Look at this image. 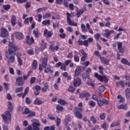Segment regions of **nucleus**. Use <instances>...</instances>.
Returning a JSON list of instances; mask_svg holds the SVG:
<instances>
[{
	"label": "nucleus",
	"mask_w": 130,
	"mask_h": 130,
	"mask_svg": "<svg viewBox=\"0 0 130 130\" xmlns=\"http://www.w3.org/2000/svg\"><path fill=\"white\" fill-rule=\"evenodd\" d=\"M34 104L36 105H41V104H42V103L39 100V99L36 98L35 100Z\"/></svg>",
	"instance_id": "obj_32"
},
{
	"label": "nucleus",
	"mask_w": 130,
	"mask_h": 130,
	"mask_svg": "<svg viewBox=\"0 0 130 130\" xmlns=\"http://www.w3.org/2000/svg\"><path fill=\"white\" fill-rule=\"evenodd\" d=\"M9 45L8 52H5V56L8 59V62L14 63L15 62V54H13L15 51L19 50V47L13 43H9Z\"/></svg>",
	"instance_id": "obj_1"
},
{
	"label": "nucleus",
	"mask_w": 130,
	"mask_h": 130,
	"mask_svg": "<svg viewBox=\"0 0 130 130\" xmlns=\"http://www.w3.org/2000/svg\"><path fill=\"white\" fill-rule=\"evenodd\" d=\"M94 77H95V78H97L98 80L100 82H103V81H104V82L106 84L108 82V78H107L106 76H102L101 75H99V74H98V73H95L94 74Z\"/></svg>",
	"instance_id": "obj_4"
},
{
	"label": "nucleus",
	"mask_w": 130,
	"mask_h": 130,
	"mask_svg": "<svg viewBox=\"0 0 130 130\" xmlns=\"http://www.w3.org/2000/svg\"><path fill=\"white\" fill-rule=\"evenodd\" d=\"M16 85H18V86H23V85H24L23 77H17L16 79Z\"/></svg>",
	"instance_id": "obj_8"
},
{
	"label": "nucleus",
	"mask_w": 130,
	"mask_h": 130,
	"mask_svg": "<svg viewBox=\"0 0 130 130\" xmlns=\"http://www.w3.org/2000/svg\"><path fill=\"white\" fill-rule=\"evenodd\" d=\"M118 109H123V110H126V105H120L118 106Z\"/></svg>",
	"instance_id": "obj_33"
},
{
	"label": "nucleus",
	"mask_w": 130,
	"mask_h": 130,
	"mask_svg": "<svg viewBox=\"0 0 130 130\" xmlns=\"http://www.w3.org/2000/svg\"><path fill=\"white\" fill-rule=\"evenodd\" d=\"M26 43L28 45H32L34 43V39L32 37H30L28 36H26Z\"/></svg>",
	"instance_id": "obj_14"
},
{
	"label": "nucleus",
	"mask_w": 130,
	"mask_h": 130,
	"mask_svg": "<svg viewBox=\"0 0 130 130\" xmlns=\"http://www.w3.org/2000/svg\"><path fill=\"white\" fill-rule=\"evenodd\" d=\"M91 26H90V24L89 23H86V27L87 28V30H88L89 33H90V34H94V32H93V30L91 29V28H90Z\"/></svg>",
	"instance_id": "obj_28"
},
{
	"label": "nucleus",
	"mask_w": 130,
	"mask_h": 130,
	"mask_svg": "<svg viewBox=\"0 0 130 130\" xmlns=\"http://www.w3.org/2000/svg\"><path fill=\"white\" fill-rule=\"evenodd\" d=\"M42 24H43V25H44L45 26L46 25H50V20H44L42 21Z\"/></svg>",
	"instance_id": "obj_31"
},
{
	"label": "nucleus",
	"mask_w": 130,
	"mask_h": 130,
	"mask_svg": "<svg viewBox=\"0 0 130 130\" xmlns=\"http://www.w3.org/2000/svg\"><path fill=\"white\" fill-rule=\"evenodd\" d=\"M41 42L42 43L41 45L40 48L42 50H44V49L46 48V43L45 42L44 40H42Z\"/></svg>",
	"instance_id": "obj_21"
},
{
	"label": "nucleus",
	"mask_w": 130,
	"mask_h": 130,
	"mask_svg": "<svg viewBox=\"0 0 130 130\" xmlns=\"http://www.w3.org/2000/svg\"><path fill=\"white\" fill-rule=\"evenodd\" d=\"M69 92H70V93H74L75 92V87L73 86H70L69 87V88L68 89Z\"/></svg>",
	"instance_id": "obj_37"
},
{
	"label": "nucleus",
	"mask_w": 130,
	"mask_h": 130,
	"mask_svg": "<svg viewBox=\"0 0 130 130\" xmlns=\"http://www.w3.org/2000/svg\"><path fill=\"white\" fill-rule=\"evenodd\" d=\"M50 49L51 50H58V46H56L55 47H53L52 45L50 46Z\"/></svg>",
	"instance_id": "obj_42"
},
{
	"label": "nucleus",
	"mask_w": 130,
	"mask_h": 130,
	"mask_svg": "<svg viewBox=\"0 0 130 130\" xmlns=\"http://www.w3.org/2000/svg\"><path fill=\"white\" fill-rule=\"evenodd\" d=\"M47 66V58L45 57L43 59L42 64L39 65L40 71H43V69H46Z\"/></svg>",
	"instance_id": "obj_5"
},
{
	"label": "nucleus",
	"mask_w": 130,
	"mask_h": 130,
	"mask_svg": "<svg viewBox=\"0 0 130 130\" xmlns=\"http://www.w3.org/2000/svg\"><path fill=\"white\" fill-rule=\"evenodd\" d=\"M74 115L77 118H79V119H82L83 115L81 113H80L79 112H74Z\"/></svg>",
	"instance_id": "obj_23"
},
{
	"label": "nucleus",
	"mask_w": 130,
	"mask_h": 130,
	"mask_svg": "<svg viewBox=\"0 0 130 130\" xmlns=\"http://www.w3.org/2000/svg\"><path fill=\"white\" fill-rule=\"evenodd\" d=\"M89 105L91 106V107H95V105H96V103L93 101H91L89 103Z\"/></svg>",
	"instance_id": "obj_56"
},
{
	"label": "nucleus",
	"mask_w": 130,
	"mask_h": 130,
	"mask_svg": "<svg viewBox=\"0 0 130 130\" xmlns=\"http://www.w3.org/2000/svg\"><path fill=\"white\" fill-rule=\"evenodd\" d=\"M24 114H29L31 113V111L29 110V108H25L23 112Z\"/></svg>",
	"instance_id": "obj_44"
},
{
	"label": "nucleus",
	"mask_w": 130,
	"mask_h": 130,
	"mask_svg": "<svg viewBox=\"0 0 130 130\" xmlns=\"http://www.w3.org/2000/svg\"><path fill=\"white\" fill-rule=\"evenodd\" d=\"M33 34L35 35V37H38V30L34 29L33 31Z\"/></svg>",
	"instance_id": "obj_57"
},
{
	"label": "nucleus",
	"mask_w": 130,
	"mask_h": 130,
	"mask_svg": "<svg viewBox=\"0 0 130 130\" xmlns=\"http://www.w3.org/2000/svg\"><path fill=\"white\" fill-rule=\"evenodd\" d=\"M28 92H29V87H26L24 89V92L22 93V99L25 98V96H26L28 94Z\"/></svg>",
	"instance_id": "obj_26"
},
{
	"label": "nucleus",
	"mask_w": 130,
	"mask_h": 130,
	"mask_svg": "<svg viewBox=\"0 0 130 130\" xmlns=\"http://www.w3.org/2000/svg\"><path fill=\"white\" fill-rule=\"evenodd\" d=\"M32 116H35V112L30 111V113L27 115V117H32Z\"/></svg>",
	"instance_id": "obj_53"
},
{
	"label": "nucleus",
	"mask_w": 130,
	"mask_h": 130,
	"mask_svg": "<svg viewBox=\"0 0 130 130\" xmlns=\"http://www.w3.org/2000/svg\"><path fill=\"white\" fill-rule=\"evenodd\" d=\"M14 35L16 39H18V40H20V39H23L24 37V35H23V34L19 32H15Z\"/></svg>",
	"instance_id": "obj_17"
},
{
	"label": "nucleus",
	"mask_w": 130,
	"mask_h": 130,
	"mask_svg": "<svg viewBox=\"0 0 130 130\" xmlns=\"http://www.w3.org/2000/svg\"><path fill=\"white\" fill-rule=\"evenodd\" d=\"M16 56L19 66H22L23 64V61H22V59H21V56H22V54H21V53H17L16 54Z\"/></svg>",
	"instance_id": "obj_19"
},
{
	"label": "nucleus",
	"mask_w": 130,
	"mask_h": 130,
	"mask_svg": "<svg viewBox=\"0 0 130 130\" xmlns=\"http://www.w3.org/2000/svg\"><path fill=\"white\" fill-rule=\"evenodd\" d=\"M94 37L96 40H99L100 39V34H96L94 35Z\"/></svg>",
	"instance_id": "obj_54"
},
{
	"label": "nucleus",
	"mask_w": 130,
	"mask_h": 130,
	"mask_svg": "<svg viewBox=\"0 0 130 130\" xmlns=\"http://www.w3.org/2000/svg\"><path fill=\"white\" fill-rule=\"evenodd\" d=\"M60 70H63L64 72L67 71V69H66V65L64 64H62L61 65Z\"/></svg>",
	"instance_id": "obj_60"
},
{
	"label": "nucleus",
	"mask_w": 130,
	"mask_h": 130,
	"mask_svg": "<svg viewBox=\"0 0 130 130\" xmlns=\"http://www.w3.org/2000/svg\"><path fill=\"white\" fill-rule=\"evenodd\" d=\"M50 16H51V15L50 13H47L46 14L43 15V18L46 19L47 18H50Z\"/></svg>",
	"instance_id": "obj_48"
},
{
	"label": "nucleus",
	"mask_w": 130,
	"mask_h": 130,
	"mask_svg": "<svg viewBox=\"0 0 130 130\" xmlns=\"http://www.w3.org/2000/svg\"><path fill=\"white\" fill-rule=\"evenodd\" d=\"M117 99H120L119 100V102L120 103H122L124 102V99L121 96V95H118L117 96Z\"/></svg>",
	"instance_id": "obj_35"
},
{
	"label": "nucleus",
	"mask_w": 130,
	"mask_h": 130,
	"mask_svg": "<svg viewBox=\"0 0 130 130\" xmlns=\"http://www.w3.org/2000/svg\"><path fill=\"white\" fill-rule=\"evenodd\" d=\"M42 11H46V8H39L36 10L37 13H40V12H42Z\"/></svg>",
	"instance_id": "obj_47"
},
{
	"label": "nucleus",
	"mask_w": 130,
	"mask_h": 130,
	"mask_svg": "<svg viewBox=\"0 0 130 130\" xmlns=\"http://www.w3.org/2000/svg\"><path fill=\"white\" fill-rule=\"evenodd\" d=\"M87 10L85 8L82 10H77L76 14V17L77 18H80V17H81V15H83V14H84V13Z\"/></svg>",
	"instance_id": "obj_13"
},
{
	"label": "nucleus",
	"mask_w": 130,
	"mask_h": 130,
	"mask_svg": "<svg viewBox=\"0 0 130 130\" xmlns=\"http://www.w3.org/2000/svg\"><path fill=\"white\" fill-rule=\"evenodd\" d=\"M23 130H33L32 126H28L27 128H25Z\"/></svg>",
	"instance_id": "obj_64"
},
{
	"label": "nucleus",
	"mask_w": 130,
	"mask_h": 130,
	"mask_svg": "<svg viewBox=\"0 0 130 130\" xmlns=\"http://www.w3.org/2000/svg\"><path fill=\"white\" fill-rule=\"evenodd\" d=\"M36 81V78L35 77H32L30 78V83L32 85V84H34Z\"/></svg>",
	"instance_id": "obj_50"
},
{
	"label": "nucleus",
	"mask_w": 130,
	"mask_h": 130,
	"mask_svg": "<svg viewBox=\"0 0 130 130\" xmlns=\"http://www.w3.org/2000/svg\"><path fill=\"white\" fill-rule=\"evenodd\" d=\"M102 127L105 130L108 129V124L107 123H104L103 125H102Z\"/></svg>",
	"instance_id": "obj_36"
},
{
	"label": "nucleus",
	"mask_w": 130,
	"mask_h": 130,
	"mask_svg": "<svg viewBox=\"0 0 130 130\" xmlns=\"http://www.w3.org/2000/svg\"><path fill=\"white\" fill-rule=\"evenodd\" d=\"M84 46H85L86 47H88V40H84L83 41V44Z\"/></svg>",
	"instance_id": "obj_63"
},
{
	"label": "nucleus",
	"mask_w": 130,
	"mask_h": 130,
	"mask_svg": "<svg viewBox=\"0 0 130 130\" xmlns=\"http://www.w3.org/2000/svg\"><path fill=\"white\" fill-rule=\"evenodd\" d=\"M81 77L84 82L87 81V79H90V75L86 73H82L81 75Z\"/></svg>",
	"instance_id": "obj_20"
},
{
	"label": "nucleus",
	"mask_w": 130,
	"mask_h": 130,
	"mask_svg": "<svg viewBox=\"0 0 130 130\" xmlns=\"http://www.w3.org/2000/svg\"><path fill=\"white\" fill-rule=\"evenodd\" d=\"M99 90L101 93H103V92H104V91H105V87H104V86H100L99 87Z\"/></svg>",
	"instance_id": "obj_38"
},
{
	"label": "nucleus",
	"mask_w": 130,
	"mask_h": 130,
	"mask_svg": "<svg viewBox=\"0 0 130 130\" xmlns=\"http://www.w3.org/2000/svg\"><path fill=\"white\" fill-rule=\"evenodd\" d=\"M89 64H90V61H89L84 62L82 63V65L83 67H85V68H87V67H88V66H89Z\"/></svg>",
	"instance_id": "obj_46"
},
{
	"label": "nucleus",
	"mask_w": 130,
	"mask_h": 130,
	"mask_svg": "<svg viewBox=\"0 0 130 130\" xmlns=\"http://www.w3.org/2000/svg\"><path fill=\"white\" fill-rule=\"evenodd\" d=\"M9 72L11 74V75H15L14 69L11 67L9 68Z\"/></svg>",
	"instance_id": "obj_61"
},
{
	"label": "nucleus",
	"mask_w": 130,
	"mask_h": 130,
	"mask_svg": "<svg viewBox=\"0 0 130 130\" xmlns=\"http://www.w3.org/2000/svg\"><path fill=\"white\" fill-rule=\"evenodd\" d=\"M16 16L15 15H12L11 17V22L13 26H15L16 25Z\"/></svg>",
	"instance_id": "obj_25"
},
{
	"label": "nucleus",
	"mask_w": 130,
	"mask_h": 130,
	"mask_svg": "<svg viewBox=\"0 0 130 130\" xmlns=\"http://www.w3.org/2000/svg\"><path fill=\"white\" fill-rule=\"evenodd\" d=\"M83 69V67L82 66H77L75 71V77H78L79 75H80V72H81V70Z\"/></svg>",
	"instance_id": "obj_18"
},
{
	"label": "nucleus",
	"mask_w": 130,
	"mask_h": 130,
	"mask_svg": "<svg viewBox=\"0 0 130 130\" xmlns=\"http://www.w3.org/2000/svg\"><path fill=\"white\" fill-rule=\"evenodd\" d=\"M8 109L9 111H6L5 114L2 115V117L6 124L11 123V120H12V116L11 115V112H13L12 102H8Z\"/></svg>",
	"instance_id": "obj_2"
},
{
	"label": "nucleus",
	"mask_w": 130,
	"mask_h": 130,
	"mask_svg": "<svg viewBox=\"0 0 130 130\" xmlns=\"http://www.w3.org/2000/svg\"><path fill=\"white\" fill-rule=\"evenodd\" d=\"M44 35L45 36H47V37H51V35H52V34H51V31H49L47 29H45Z\"/></svg>",
	"instance_id": "obj_22"
},
{
	"label": "nucleus",
	"mask_w": 130,
	"mask_h": 130,
	"mask_svg": "<svg viewBox=\"0 0 130 130\" xmlns=\"http://www.w3.org/2000/svg\"><path fill=\"white\" fill-rule=\"evenodd\" d=\"M32 121V130H40V126L41 124H40V122L39 120L36 119H33L31 120Z\"/></svg>",
	"instance_id": "obj_3"
},
{
	"label": "nucleus",
	"mask_w": 130,
	"mask_h": 130,
	"mask_svg": "<svg viewBox=\"0 0 130 130\" xmlns=\"http://www.w3.org/2000/svg\"><path fill=\"white\" fill-rule=\"evenodd\" d=\"M74 60L76 62H79L80 61V57H79L78 54H76L74 55Z\"/></svg>",
	"instance_id": "obj_39"
},
{
	"label": "nucleus",
	"mask_w": 130,
	"mask_h": 130,
	"mask_svg": "<svg viewBox=\"0 0 130 130\" xmlns=\"http://www.w3.org/2000/svg\"><path fill=\"white\" fill-rule=\"evenodd\" d=\"M45 69V70H44V72L46 74H48L49 73L52 74V73H53V68H52L50 66H48L47 67H46Z\"/></svg>",
	"instance_id": "obj_15"
},
{
	"label": "nucleus",
	"mask_w": 130,
	"mask_h": 130,
	"mask_svg": "<svg viewBox=\"0 0 130 130\" xmlns=\"http://www.w3.org/2000/svg\"><path fill=\"white\" fill-rule=\"evenodd\" d=\"M116 86L117 87H120L121 86L122 88H123V87H124V82H123L122 81H118L116 83Z\"/></svg>",
	"instance_id": "obj_27"
},
{
	"label": "nucleus",
	"mask_w": 130,
	"mask_h": 130,
	"mask_svg": "<svg viewBox=\"0 0 130 130\" xmlns=\"http://www.w3.org/2000/svg\"><path fill=\"white\" fill-rule=\"evenodd\" d=\"M104 104H108V101L106 99H103L102 100H98V105L99 106H103Z\"/></svg>",
	"instance_id": "obj_10"
},
{
	"label": "nucleus",
	"mask_w": 130,
	"mask_h": 130,
	"mask_svg": "<svg viewBox=\"0 0 130 130\" xmlns=\"http://www.w3.org/2000/svg\"><path fill=\"white\" fill-rule=\"evenodd\" d=\"M100 117L102 120H104V119H105V113L101 114L100 116Z\"/></svg>",
	"instance_id": "obj_51"
},
{
	"label": "nucleus",
	"mask_w": 130,
	"mask_h": 130,
	"mask_svg": "<svg viewBox=\"0 0 130 130\" xmlns=\"http://www.w3.org/2000/svg\"><path fill=\"white\" fill-rule=\"evenodd\" d=\"M105 33L103 34V35L104 36V37H106V38H110V35L113 34L114 33V30H109L108 29H105Z\"/></svg>",
	"instance_id": "obj_6"
},
{
	"label": "nucleus",
	"mask_w": 130,
	"mask_h": 130,
	"mask_svg": "<svg viewBox=\"0 0 130 130\" xmlns=\"http://www.w3.org/2000/svg\"><path fill=\"white\" fill-rule=\"evenodd\" d=\"M67 16L68 23L69 24L70 26H77V23H74V22L71 20V14L69 12L67 13Z\"/></svg>",
	"instance_id": "obj_7"
},
{
	"label": "nucleus",
	"mask_w": 130,
	"mask_h": 130,
	"mask_svg": "<svg viewBox=\"0 0 130 130\" xmlns=\"http://www.w3.org/2000/svg\"><path fill=\"white\" fill-rule=\"evenodd\" d=\"M43 85H44L45 88H48L49 86L48 85V83L46 81H44L43 82Z\"/></svg>",
	"instance_id": "obj_55"
},
{
	"label": "nucleus",
	"mask_w": 130,
	"mask_h": 130,
	"mask_svg": "<svg viewBox=\"0 0 130 130\" xmlns=\"http://www.w3.org/2000/svg\"><path fill=\"white\" fill-rule=\"evenodd\" d=\"M59 124H60V119L58 117L56 118V125L57 126H59Z\"/></svg>",
	"instance_id": "obj_58"
},
{
	"label": "nucleus",
	"mask_w": 130,
	"mask_h": 130,
	"mask_svg": "<svg viewBox=\"0 0 130 130\" xmlns=\"http://www.w3.org/2000/svg\"><path fill=\"white\" fill-rule=\"evenodd\" d=\"M73 85L74 87H79L80 85H81V79L77 77L76 78H74V81L73 82Z\"/></svg>",
	"instance_id": "obj_12"
},
{
	"label": "nucleus",
	"mask_w": 130,
	"mask_h": 130,
	"mask_svg": "<svg viewBox=\"0 0 130 130\" xmlns=\"http://www.w3.org/2000/svg\"><path fill=\"white\" fill-rule=\"evenodd\" d=\"M3 9L5 10V11H9V9H11V6L9 5H4L3 6Z\"/></svg>",
	"instance_id": "obj_43"
},
{
	"label": "nucleus",
	"mask_w": 130,
	"mask_h": 130,
	"mask_svg": "<svg viewBox=\"0 0 130 130\" xmlns=\"http://www.w3.org/2000/svg\"><path fill=\"white\" fill-rule=\"evenodd\" d=\"M8 36L9 32L8 31V30H7V29H6L5 28L2 27L1 28V37H3V38H4L5 37H7V36Z\"/></svg>",
	"instance_id": "obj_9"
},
{
	"label": "nucleus",
	"mask_w": 130,
	"mask_h": 130,
	"mask_svg": "<svg viewBox=\"0 0 130 130\" xmlns=\"http://www.w3.org/2000/svg\"><path fill=\"white\" fill-rule=\"evenodd\" d=\"M121 62L123 64H126V66H128L129 67L130 66V63L128 62L127 60H126L125 58H122L121 59Z\"/></svg>",
	"instance_id": "obj_24"
},
{
	"label": "nucleus",
	"mask_w": 130,
	"mask_h": 130,
	"mask_svg": "<svg viewBox=\"0 0 130 130\" xmlns=\"http://www.w3.org/2000/svg\"><path fill=\"white\" fill-rule=\"evenodd\" d=\"M101 61L106 66L109 65V60L108 59L105 58L104 57H100V58Z\"/></svg>",
	"instance_id": "obj_16"
},
{
	"label": "nucleus",
	"mask_w": 130,
	"mask_h": 130,
	"mask_svg": "<svg viewBox=\"0 0 130 130\" xmlns=\"http://www.w3.org/2000/svg\"><path fill=\"white\" fill-rule=\"evenodd\" d=\"M38 21L39 22V23H40V22H41V19H42V15L39 14L38 15Z\"/></svg>",
	"instance_id": "obj_62"
},
{
	"label": "nucleus",
	"mask_w": 130,
	"mask_h": 130,
	"mask_svg": "<svg viewBox=\"0 0 130 130\" xmlns=\"http://www.w3.org/2000/svg\"><path fill=\"white\" fill-rule=\"evenodd\" d=\"M58 103H59L61 105H64V104H66V101L62 100H59L58 101Z\"/></svg>",
	"instance_id": "obj_52"
},
{
	"label": "nucleus",
	"mask_w": 130,
	"mask_h": 130,
	"mask_svg": "<svg viewBox=\"0 0 130 130\" xmlns=\"http://www.w3.org/2000/svg\"><path fill=\"white\" fill-rule=\"evenodd\" d=\"M90 120L92 121V123L95 124L96 123V121H97V119H96L95 117L92 116L90 117Z\"/></svg>",
	"instance_id": "obj_40"
},
{
	"label": "nucleus",
	"mask_w": 130,
	"mask_h": 130,
	"mask_svg": "<svg viewBox=\"0 0 130 130\" xmlns=\"http://www.w3.org/2000/svg\"><path fill=\"white\" fill-rule=\"evenodd\" d=\"M31 100H30V99L28 97L26 98L25 99V103H26V104H31Z\"/></svg>",
	"instance_id": "obj_49"
},
{
	"label": "nucleus",
	"mask_w": 130,
	"mask_h": 130,
	"mask_svg": "<svg viewBox=\"0 0 130 130\" xmlns=\"http://www.w3.org/2000/svg\"><path fill=\"white\" fill-rule=\"evenodd\" d=\"M27 53L30 55H33L34 54V51H33V50L30 49L27 51Z\"/></svg>",
	"instance_id": "obj_59"
},
{
	"label": "nucleus",
	"mask_w": 130,
	"mask_h": 130,
	"mask_svg": "<svg viewBox=\"0 0 130 130\" xmlns=\"http://www.w3.org/2000/svg\"><path fill=\"white\" fill-rule=\"evenodd\" d=\"M37 61L34 60L32 63V70H36L37 69Z\"/></svg>",
	"instance_id": "obj_29"
},
{
	"label": "nucleus",
	"mask_w": 130,
	"mask_h": 130,
	"mask_svg": "<svg viewBox=\"0 0 130 130\" xmlns=\"http://www.w3.org/2000/svg\"><path fill=\"white\" fill-rule=\"evenodd\" d=\"M81 28L82 29V32L85 33V32H88V30L86 29V26L84 24L82 23L81 25Z\"/></svg>",
	"instance_id": "obj_30"
},
{
	"label": "nucleus",
	"mask_w": 130,
	"mask_h": 130,
	"mask_svg": "<svg viewBox=\"0 0 130 130\" xmlns=\"http://www.w3.org/2000/svg\"><path fill=\"white\" fill-rule=\"evenodd\" d=\"M90 93L89 92H85L82 93L81 94H80L79 97L80 98H85V101H88V99H89V97H90Z\"/></svg>",
	"instance_id": "obj_11"
},
{
	"label": "nucleus",
	"mask_w": 130,
	"mask_h": 130,
	"mask_svg": "<svg viewBox=\"0 0 130 130\" xmlns=\"http://www.w3.org/2000/svg\"><path fill=\"white\" fill-rule=\"evenodd\" d=\"M83 111V108H75L74 109V112H82Z\"/></svg>",
	"instance_id": "obj_41"
},
{
	"label": "nucleus",
	"mask_w": 130,
	"mask_h": 130,
	"mask_svg": "<svg viewBox=\"0 0 130 130\" xmlns=\"http://www.w3.org/2000/svg\"><path fill=\"white\" fill-rule=\"evenodd\" d=\"M57 110L59 111H62V109H63V107L61 106L60 105H58L56 108Z\"/></svg>",
	"instance_id": "obj_45"
},
{
	"label": "nucleus",
	"mask_w": 130,
	"mask_h": 130,
	"mask_svg": "<svg viewBox=\"0 0 130 130\" xmlns=\"http://www.w3.org/2000/svg\"><path fill=\"white\" fill-rule=\"evenodd\" d=\"M23 87H17L15 89V93H20V92H22L23 91Z\"/></svg>",
	"instance_id": "obj_34"
}]
</instances>
